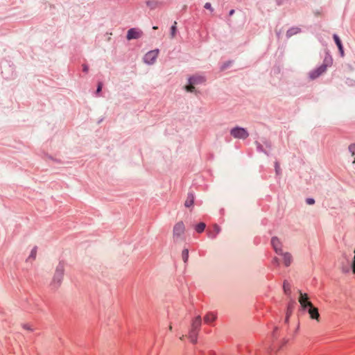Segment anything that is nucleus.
Listing matches in <instances>:
<instances>
[{
    "label": "nucleus",
    "mask_w": 355,
    "mask_h": 355,
    "mask_svg": "<svg viewBox=\"0 0 355 355\" xmlns=\"http://www.w3.org/2000/svg\"><path fill=\"white\" fill-rule=\"evenodd\" d=\"M185 225L182 221L175 224L173 229L172 239L174 243H180L184 239Z\"/></svg>",
    "instance_id": "obj_1"
},
{
    "label": "nucleus",
    "mask_w": 355,
    "mask_h": 355,
    "mask_svg": "<svg viewBox=\"0 0 355 355\" xmlns=\"http://www.w3.org/2000/svg\"><path fill=\"white\" fill-rule=\"evenodd\" d=\"M205 82V78L202 76H193L189 78V85L184 87L187 92H194L195 85L202 84Z\"/></svg>",
    "instance_id": "obj_2"
},
{
    "label": "nucleus",
    "mask_w": 355,
    "mask_h": 355,
    "mask_svg": "<svg viewBox=\"0 0 355 355\" xmlns=\"http://www.w3.org/2000/svg\"><path fill=\"white\" fill-rule=\"evenodd\" d=\"M64 272V264L60 263L55 269L53 278V284L56 286H59L63 279Z\"/></svg>",
    "instance_id": "obj_3"
},
{
    "label": "nucleus",
    "mask_w": 355,
    "mask_h": 355,
    "mask_svg": "<svg viewBox=\"0 0 355 355\" xmlns=\"http://www.w3.org/2000/svg\"><path fill=\"white\" fill-rule=\"evenodd\" d=\"M230 135L235 139H245L248 137V130L243 128L235 127L230 130Z\"/></svg>",
    "instance_id": "obj_4"
},
{
    "label": "nucleus",
    "mask_w": 355,
    "mask_h": 355,
    "mask_svg": "<svg viewBox=\"0 0 355 355\" xmlns=\"http://www.w3.org/2000/svg\"><path fill=\"white\" fill-rule=\"evenodd\" d=\"M328 64L326 63L322 64L317 69L311 71L309 73V77L311 80H315L322 74H323L327 69Z\"/></svg>",
    "instance_id": "obj_5"
},
{
    "label": "nucleus",
    "mask_w": 355,
    "mask_h": 355,
    "mask_svg": "<svg viewBox=\"0 0 355 355\" xmlns=\"http://www.w3.org/2000/svg\"><path fill=\"white\" fill-rule=\"evenodd\" d=\"M158 50L150 51L144 57V62L148 64H153L155 62L158 56Z\"/></svg>",
    "instance_id": "obj_6"
},
{
    "label": "nucleus",
    "mask_w": 355,
    "mask_h": 355,
    "mask_svg": "<svg viewBox=\"0 0 355 355\" xmlns=\"http://www.w3.org/2000/svg\"><path fill=\"white\" fill-rule=\"evenodd\" d=\"M299 293L300 297L298 301L302 309L306 310L309 306H310L313 304L309 301V296L306 293H302L301 291H300Z\"/></svg>",
    "instance_id": "obj_7"
},
{
    "label": "nucleus",
    "mask_w": 355,
    "mask_h": 355,
    "mask_svg": "<svg viewBox=\"0 0 355 355\" xmlns=\"http://www.w3.org/2000/svg\"><path fill=\"white\" fill-rule=\"evenodd\" d=\"M308 313L309 314L310 318L312 320H315L318 322H320V313L318 312V308L315 307L313 304L309 306L307 309Z\"/></svg>",
    "instance_id": "obj_8"
},
{
    "label": "nucleus",
    "mask_w": 355,
    "mask_h": 355,
    "mask_svg": "<svg viewBox=\"0 0 355 355\" xmlns=\"http://www.w3.org/2000/svg\"><path fill=\"white\" fill-rule=\"evenodd\" d=\"M271 245L273 247V248H274V250H275L276 253L282 254V243H281L280 240L277 237L275 236V237L272 238V239H271Z\"/></svg>",
    "instance_id": "obj_9"
},
{
    "label": "nucleus",
    "mask_w": 355,
    "mask_h": 355,
    "mask_svg": "<svg viewBox=\"0 0 355 355\" xmlns=\"http://www.w3.org/2000/svg\"><path fill=\"white\" fill-rule=\"evenodd\" d=\"M142 35V32L141 31L137 30L135 28H130L127 33V39L128 40L132 39H137L140 37Z\"/></svg>",
    "instance_id": "obj_10"
},
{
    "label": "nucleus",
    "mask_w": 355,
    "mask_h": 355,
    "mask_svg": "<svg viewBox=\"0 0 355 355\" xmlns=\"http://www.w3.org/2000/svg\"><path fill=\"white\" fill-rule=\"evenodd\" d=\"M202 323V319L200 315L196 316L191 322V329L194 330H200Z\"/></svg>",
    "instance_id": "obj_11"
},
{
    "label": "nucleus",
    "mask_w": 355,
    "mask_h": 355,
    "mask_svg": "<svg viewBox=\"0 0 355 355\" xmlns=\"http://www.w3.org/2000/svg\"><path fill=\"white\" fill-rule=\"evenodd\" d=\"M281 255L283 256L284 263L286 266H289L292 262V255L288 252H284L282 251Z\"/></svg>",
    "instance_id": "obj_12"
},
{
    "label": "nucleus",
    "mask_w": 355,
    "mask_h": 355,
    "mask_svg": "<svg viewBox=\"0 0 355 355\" xmlns=\"http://www.w3.org/2000/svg\"><path fill=\"white\" fill-rule=\"evenodd\" d=\"M198 331H198V330H194V329H190L188 337L192 343L195 344L197 343Z\"/></svg>",
    "instance_id": "obj_13"
},
{
    "label": "nucleus",
    "mask_w": 355,
    "mask_h": 355,
    "mask_svg": "<svg viewBox=\"0 0 355 355\" xmlns=\"http://www.w3.org/2000/svg\"><path fill=\"white\" fill-rule=\"evenodd\" d=\"M333 37H334V40L337 45L338 49H339L341 56L343 57L344 56L343 47V45H342V43H341V41H340L339 37L337 35L334 34Z\"/></svg>",
    "instance_id": "obj_14"
},
{
    "label": "nucleus",
    "mask_w": 355,
    "mask_h": 355,
    "mask_svg": "<svg viewBox=\"0 0 355 355\" xmlns=\"http://www.w3.org/2000/svg\"><path fill=\"white\" fill-rule=\"evenodd\" d=\"M194 204V196L193 193H188L187 199L184 202V206L186 207H191Z\"/></svg>",
    "instance_id": "obj_15"
},
{
    "label": "nucleus",
    "mask_w": 355,
    "mask_h": 355,
    "mask_svg": "<svg viewBox=\"0 0 355 355\" xmlns=\"http://www.w3.org/2000/svg\"><path fill=\"white\" fill-rule=\"evenodd\" d=\"M216 319V315L213 313H208L204 317L205 322L210 324Z\"/></svg>",
    "instance_id": "obj_16"
},
{
    "label": "nucleus",
    "mask_w": 355,
    "mask_h": 355,
    "mask_svg": "<svg viewBox=\"0 0 355 355\" xmlns=\"http://www.w3.org/2000/svg\"><path fill=\"white\" fill-rule=\"evenodd\" d=\"M213 228H214V232H211V233L209 234V236H210L211 238H213V239H214V238H216V235H217V234L220 232V227H219L218 225H216V224H214V225H213Z\"/></svg>",
    "instance_id": "obj_17"
},
{
    "label": "nucleus",
    "mask_w": 355,
    "mask_h": 355,
    "mask_svg": "<svg viewBox=\"0 0 355 355\" xmlns=\"http://www.w3.org/2000/svg\"><path fill=\"white\" fill-rule=\"evenodd\" d=\"M205 227H206L205 223H198V224L196 226L195 229H196V231L197 232H198V233H201V232H202L205 230Z\"/></svg>",
    "instance_id": "obj_18"
},
{
    "label": "nucleus",
    "mask_w": 355,
    "mask_h": 355,
    "mask_svg": "<svg viewBox=\"0 0 355 355\" xmlns=\"http://www.w3.org/2000/svg\"><path fill=\"white\" fill-rule=\"evenodd\" d=\"M182 257L184 262L186 263L189 259V250L187 249L182 250Z\"/></svg>",
    "instance_id": "obj_19"
},
{
    "label": "nucleus",
    "mask_w": 355,
    "mask_h": 355,
    "mask_svg": "<svg viewBox=\"0 0 355 355\" xmlns=\"http://www.w3.org/2000/svg\"><path fill=\"white\" fill-rule=\"evenodd\" d=\"M176 24H177V22L175 21L174 22V24L171 26V37L173 38L175 36V34H176Z\"/></svg>",
    "instance_id": "obj_20"
},
{
    "label": "nucleus",
    "mask_w": 355,
    "mask_h": 355,
    "mask_svg": "<svg viewBox=\"0 0 355 355\" xmlns=\"http://www.w3.org/2000/svg\"><path fill=\"white\" fill-rule=\"evenodd\" d=\"M348 150L350 152L352 156L355 155V144H352L349 146Z\"/></svg>",
    "instance_id": "obj_21"
},
{
    "label": "nucleus",
    "mask_w": 355,
    "mask_h": 355,
    "mask_svg": "<svg viewBox=\"0 0 355 355\" xmlns=\"http://www.w3.org/2000/svg\"><path fill=\"white\" fill-rule=\"evenodd\" d=\"M37 254V248L35 247L33 248V250L31 252L30 257H32L33 259H35Z\"/></svg>",
    "instance_id": "obj_22"
},
{
    "label": "nucleus",
    "mask_w": 355,
    "mask_h": 355,
    "mask_svg": "<svg viewBox=\"0 0 355 355\" xmlns=\"http://www.w3.org/2000/svg\"><path fill=\"white\" fill-rule=\"evenodd\" d=\"M298 28H292L287 32V36L291 37L293 33L297 32Z\"/></svg>",
    "instance_id": "obj_23"
},
{
    "label": "nucleus",
    "mask_w": 355,
    "mask_h": 355,
    "mask_svg": "<svg viewBox=\"0 0 355 355\" xmlns=\"http://www.w3.org/2000/svg\"><path fill=\"white\" fill-rule=\"evenodd\" d=\"M22 327H23V329H24L27 331H33V329L28 324H24L22 325Z\"/></svg>",
    "instance_id": "obj_24"
},
{
    "label": "nucleus",
    "mask_w": 355,
    "mask_h": 355,
    "mask_svg": "<svg viewBox=\"0 0 355 355\" xmlns=\"http://www.w3.org/2000/svg\"><path fill=\"white\" fill-rule=\"evenodd\" d=\"M284 290L285 293H288V291H290L289 284L286 282H284Z\"/></svg>",
    "instance_id": "obj_25"
},
{
    "label": "nucleus",
    "mask_w": 355,
    "mask_h": 355,
    "mask_svg": "<svg viewBox=\"0 0 355 355\" xmlns=\"http://www.w3.org/2000/svg\"><path fill=\"white\" fill-rule=\"evenodd\" d=\"M205 8L206 9L210 10H211V11L213 10V8H212L211 5V3H206L205 4Z\"/></svg>",
    "instance_id": "obj_26"
},
{
    "label": "nucleus",
    "mask_w": 355,
    "mask_h": 355,
    "mask_svg": "<svg viewBox=\"0 0 355 355\" xmlns=\"http://www.w3.org/2000/svg\"><path fill=\"white\" fill-rule=\"evenodd\" d=\"M306 201L308 205H313L315 203V200L313 198H307Z\"/></svg>",
    "instance_id": "obj_27"
},
{
    "label": "nucleus",
    "mask_w": 355,
    "mask_h": 355,
    "mask_svg": "<svg viewBox=\"0 0 355 355\" xmlns=\"http://www.w3.org/2000/svg\"><path fill=\"white\" fill-rule=\"evenodd\" d=\"M102 87H103L102 83H98V87H97V89H96V93L97 94L99 93L101 91Z\"/></svg>",
    "instance_id": "obj_28"
},
{
    "label": "nucleus",
    "mask_w": 355,
    "mask_h": 355,
    "mask_svg": "<svg viewBox=\"0 0 355 355\" xmlns=\"http://www.w3.org/2000/svg\"><path fill=\"white\" fill-rule=\"evenodd\" d=\"M275 171L277 174H279L280 173V166L278 163L275 164Z\"/></svg>",
    "instance_id": "obj_29"
},
{
    "label": "nucleus",
    "mask_w": 355,
    "mask_h": 355,
    "mask_svg": "<svg viewBox=\"0 0 355 355\" xmlns=\"http://www.w3.org/2000/svg\"><path fill=\"white\" fill-rule=\"evenodd\" d=\"M354 260H353V262H352V270H355V250L354 251Z\"/></svg>",
    "instance_id": "obj_30"
},
{
    "label": "nucleus",
    "mask_w": 355,
    "mask_h": 355,
    "mask_svg": "<svg viewBox=\"0 0 355 355\" xmlns=\"http://www.w3.org/2000/svg\"><path fill=\"white\" fill-rule=\"evenodd\" d=\"M83 71H85V72H87L88 71V67L86 64H84L83 66Z\"/></svg>",
    "instance_id": "obj_31"
},
{
    "label": "nucleus",
    "mask_w": 355,
    "mask_h": 355,
    "mask_svg": "<svg viewBox=\"0 0 355 355\" xmlns=\"http://www.w3.org/2000/svg\"><path fill=\"white\" fill-rule=\"evenodd\" d=\"M273 263H277V265H279V259L277 258H274L273 259Z\"/></svg>",
    "instance_id": "obj_32"
},
{
    "label": "nucleus",
    "mask_w": 355,
    "mask_h": 355,
    "mask_svg": "<svg viewBox=\"0 0 355 355\" xmlns=\"http://www.w3.org/2000/svg\"><path fill=\"white\" fill-rule=\"evenodd\" d=\"M234 10H231L230 11L229 15H234Z\"/></svg>",
    "instance_id": "obj_33"
},
{
    "label": "nucleus",
    "mask_w": 355,
    "mask_h": 355,
    "mask_svg": "<svg viewBox=\"0 0 355 355\" xmlns=\"http://www.w3.org/2000/svg\"><path fill=\"white\" fill-rule=\"evenodd\" d=\"M157 28H158V27H157V26H153V30H157Z\"/></svg>",
    "instance_id": "obj_34"
},
{
    "label": "nucleus",
    "mask_w": 355,
    "mask_h": 355,
    "mask_svg": "<svg viewBox=\"0 0 355 355\" xmlns=\"http://www.w3.org/2000/svg\"><path fill=\"white\" fill-rule=\"evenodd\" d=\"M169 330H170V331H171V330H172V326H171V325H170V326H169Z\"/></svg>",
    "instance_id": "obj_35"
},
{
    "label": "nucleus",
    "mask_w": 355,
    "mask_h": 355,
    "mask_svg": "<svg viewBox=\"0 0 355 355\" xmlns=\"http://www.w3.org/2000/svg\"><path fill=\"white\" fill-rule=\"evenodd\" d=\"M183 338H184V336H182V337H180V339L181 340H183Z\"/></svg>",
    "instance_id": "obj_36"
},
{
    "label": "nucleus",
    "mask_w": 355,
    "mask_h": 355,
    "mask_svg": "<svg viewBox=\"0 0 355 355\" xmlns=\"http://www.w3.org/2000/svg\"><path fill=\"white\" fill-rule=\"evenodd\" d=\"M352 272L354 274H355V270H353Z\"/></svg>",
    "instance_id": "obj_37"
},
{
    "label": "nucleus",
    "mask_w": 355,
    "mask_h": 355,
    "mask_svg": "<svg viewBox=\"0 0 355 355\" xmlns=\"http://www.w3.org/2000/svg\"><path fill=\"white\" fill-rule=\"evenodd\" d=\"M353 164H355V158H354V162H353Z\"/></svg>",
    "instance_id": "obj_38"
},
{
    "label": "nucleus",
    "mask_w": 355,
    "mask_h": 355,
    "mask_svg": "<svg viewBox=\"0 0 355 355\" xmlns=\"http://www.w3.org/2000/svg\"><path fill=\"white\" fill-rule=\"evenodd\" d=\"M211 355H216V354H211Z\"/></svg>",
    "instance_id": "obj_39"
}]
</instances>
